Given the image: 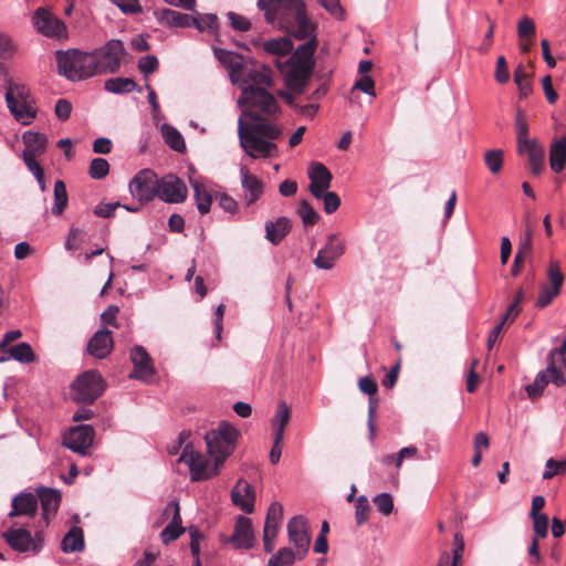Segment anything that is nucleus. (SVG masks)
Wrapping results in <instances>:
<instances>
[{
	"label": "nucleus",
	"instance_id": "1",
	"mask_svg": "<svg viewBox=\"0 0 566 566\" xmlns=\"http://www.w3.org/2000/svg\"><path fill=\"white\" fill-rule=\"evenodd\" d=\"M244 104L243 115L251 123L239 119L238 135L240 145L253 159L274 157L277 153V139L282 130L271 123L280 112L276 98L262 87H245L239 101Z\"/></svg>",
	"mask_w": 566,
	"mask_h": 566
},
{
	"label": "nucleus",
	"instance_id": "2",
	"mask_svg": "<svg viewBox=\"0 0 566 566\" xmlns=\"http://www.w3.org/2000/svg\"><path fill=\"white\" fill-rule=\"evenodd\" d=\"M268 23L277 24L297 40L316 36L302 0H259L256 3Z\"/></svg>",
	"mask_w": 566,
	"mask_h": 566
},
{
	"label": "nucleus",
	"instance_id": "3",
	"mask_svg": "<svg viewBox=\"0 0 566 566\" xmlns=\"http://www.w3.org/2000/svg\"><path fill=\"white\" fill-rule=\"evenodd\" d=\"M317 48L316 36H311L305 43L297 49L284 62L276 61V67L284 77L286 87L296 95L304 93L307 86L314 66V53Z\"/></svg>",
	"mask_w": 566,
	"mask_h": 566
},
{
	"label": "nucleus",
	"instance_id": "4",
	"mask_svg": "<svg viewBox=\"0 0 566 566\" xmlns=\"http://www.w3.org/2000/svg\"><path fill=\"white\" fill-rule=\"evenodd\" d=\"M57 72L70 81H82L97 75L94 55L77 49L55 52Z\"/></svg>",
	"mask_w": 566,
	"mask_h": 566
},
{
	"label": "nucleus",
	"instance_id": "5",
	"mask_svg": "<svg viewBox=\"0 0 566 566\" xmlns=\"http://www.w3.org/2000/svg\"><path fill=\"white\" fill-rule=\"evenodd\" d=\"M239 436L238 429L227 421L220 422L217 429L205 436L208 453L216 460L217 468H221L233 452Z\"/></svg>",
	"mask_w": 566,
	"mask_h": 566
},
{
	"label": "nucleus",
	"instance_id": "6",
	"mask_svg": "<svg viewBox=\"0 0 566 566\" xmlns=\"http://www.w3.org/2000/svg\"><path fill=\"white\" fill-rule=\"evenodd\" d=\"M91 54L94 55L97 74H113L120 69L127 51L120 40L112 39Z\"/></svg>",
	"mask_w": 566,
	"mask_h": 566
},
{
	"label": "nucleus",
	"instance_id": "7",
	"mask_svg": "<svg viewBox=\"0 0 566 566\" xmlns=\"http://www.w3.org/2000/svg\"><path fill=\"white\" fill-rule=\"evenodd\" d=\"M72 389L74 399L81 402H94L105 390V384L96 370H87L77 377Z\"/></svg>",
	"mask_w": 566,
	"mask_h": 566
},
{
	"label": "nucleus",
	"instance_id": "8",
	"mask_svg": "<svg viewBox=\"0 0 566 566\" xmlns=\"http://www.w3.org/2000/svg\"><path fill=\"white\" fill-rule=\"evenodd\" d=\"M179 461L188 464L191 481L208 480L217 475L220 470L216 464L211 468L206 457L202 453L195 451L190 444L185 447Z\"/></svg>",
	"mask_w": 566,
	"mask_h": 566
},
{
	"label": "nucleus",
	"instance_id": "9",
	"mask_svg": "<svg viewBox=\"0 0 566 566\" xmlns=\"http://www.w3.org/2000/svg\"><path fill=\"white\" fill-rule=\"evenodd\" d=\"M158 177L150 169L139 171L129 182V191L140 202L150 201L157 197Z\"/></svg>",
	"mask_w": 566,
	"mask_h": 566
},
{
	"label": "nucleus",
	"instance_id": "10",
	"mask_svg": "<svg viewBox=\"0 0 566 566\" xmlns=\"http://www.w3.org/2000/svg\"><path fill=\"white\" fill-rule=\"evenodd\" d=\"M3 538L17 552L27 553L32 551L36 553L41 548L42 534L38 532L35 538H33L28 530L13 525L3 533Z\"/></svg>",
	"mask_w": 566,
	"mask_h": 566
},
{
	"label": "nucleus",
	"instance_id": "11",
	"mask_svg": "<svg viewBox=\"0 0 566 566\" xmlns=\"http://www.w3.org/2000/svg\"><path fill=\"white\" fill-rule=\"evenodd\" d=\"M33 23L36 30L48 38H67L65 23L45 8L36 9L33 15Z\"/></svg>",
	"mask_w": 566,
	"mask_h": 566
},
{
	"label": "nucleus",
	"instance_id": "12",
	"mask_svg": "<svg viewBox=\"0 0 566 566\" xmlns=\"http://www.w3.org/2000/svg\"><path fill=\"white\" fill-rule=\"evenodd\" d=\"M287 534L290 542L297 551V558L303 559L311 543L306 520L300 515L292 517L287 523Z\"/></svg>",
	"mask_w": 566,
	"mask_h": 566
},
{
	"label": "nucleus",
	"instance_id": "13",
	"mask_svg": "<svg viewBox=\"0 0 566 566\" xmlns=\"http://www.w3.org/2000/svg\"><path fill=\"white\" fill-rule=\"evenodd\" d=\"M157 189V197L169 203H180L187 198V187L185 182L174 175L158 179Z\"/></svg>",
	"mask_w": 566,
	"mask_h": 566
},
{
	"label": "nucleus",
	"instance_id": "14",
	"mask_svg": "<svg viewBox=\"0 0 566 566\" xmlns=\"http://www.w3.org/2000/svg\"><path fill=\"white\" fill-rule=\"evenodd\" d=\"M344 252V242L337 237V234H329L325 247L318 251L313 263L317 269L331 270L333 269L336 260L340 258Z\"/></svg>",
	"mask_w": 566,
	"mask_h": 566
},
{
	"label": "nucleus",
	"instance_id": "15",
	"mask_svg": "<svg viewBox=\"0 0 566 566\" xmlns=\"http://www.w3.org/2000/svg\"><path fill=\"white\" fill-rule=\"evenodd\" d=\"M94 436L95 431L92 426L80 424L64 436L63 444L74 452L85 454L93 443Z\"/></svg>",
	"mask_w": 566,
	"mask_h": 566
},
{
	"label": "nucleus",
	"instance_id": "16",
	"mask_svg": "<svg viewBox=\"0 0 566 566\" xmlns=\"http://www.w3.org/2000/svg\"><path fill=\"white\" fill-rule=\"evenodd\" d=\"M130 360L134 365V371L129 375V378L148 381L155 375L153 359L143 346L136 345L132 348Z\"/></svg>",
	"mask_w": 566,
	"mask_h": 566
},
{
	"label": "nucleus",
	"instance_id": "17",
	"mask_svg": "<svg viewBox=\"0 0 566 566\" xmlns=\"http://www.w3.org/2000/svg\"><path fill=\"white\" fill-rule=\"evenodd\" d=\"M169 515H171V521L160 533V538L165 544L177 539L185 532V527L181 526L180 507L175 501L169 502L163 512L164 518Z\"/></svg>",
	"mask_w": 566,
	"mask_h": 566
},
{
	"label": "nucleus",
	"instance_id": "18",
	"mask_svg": "<svg viewBox=\"0 0 566 566\" xmlns=\"http://www.w3.org/2000/svg\"><path fill=\"white\" fill-rule=\"evenodd\" d=\"M254 532L252 527V521L249 517L240 515L237 518L233 534L230 537V543L235 548L249 549L254 545Z\"/></svg>",
	"mask_w": 566,
	"mask_h": 566
},
{
	"label": "nucleus",
	"instance_id": "19",
	"mask_svg": "<svg viewBox=\"0 0 566 566\" xmlns=\"http://www.w3.org/2000/svg\"><path fill=\"white\" fill-rule=\"evenodd\" d=\"M308 177L311 180V193L315 198L321 199L323 192H325L331 187V181L333 178L331 171L323 164L315 163L311 167Z\"/></svg>",
	"mask_w": 566,
	"mask_h": 566
},
{
	"label": "nucleus",
	"instance_id": "20",
	"mask_svg": "<svg viewBox=\"0 0 566 566\" xmlns=\"http://www.w3.org/2000/svg\"><path fill=\"white\" fill-rule=\"evenodd\" d=\"M233 504L243 512L251 514L254 511L255 494L253 488L247 481L240 479L231 490Z\"/></svg>",
	"mask_w": 566,
	"mask_h": 566
},
{
	"label": "nucleus",
	"instance_id": "21",
	"mask_svg": "<svg viewBox=\"0 0 566 566\" xmlns=\"http://www.w3.org/2000/svg\"><path fill=\"white\" fill-rule=\"evenodd\" d=\"M112 332L108 329L97 331L88 340L87 352L95 358L103 359L107 357L113 349Z\"/></svg>",
	"mask_w": 566,
	"mask_h": 566
},
{
	"label": "nucleus",
	"instance_id": "22",
	"mask_svg": "<svg viewBox=\"0 0 566 566\" xmlns=\"http://www.w3.org/2000/svg\"><path fill=\"white\" fill-rule=\"evenodd\" d=\"M239 76L243 77L245 87H261L260 85H272V70L269 66L261 65L260 69H249L243 65V71H240Z\"/></svg>",
	"mask_w": 566,
	"mask_h": 566
},
{
	"label": "nucleus",
	"instance_id": "23",
	"mask_svg": "<svg viewBox=\"0 0 566 566\" xmlns=\"http://www.w3.org/2000/svg\"><path fill=\"white\" fill-rule=\"evenodd\" d=\"M38 501L41 502V507L43 511V518L45 521V525L49 524L50 518L53 517L61 503V493L53 489H39L38 490Z\"/></svg>",
	"mask_w": 566,
	"mask_h": 566
},
{
	"label": "nucleus",
	"instance_id": "24",
	"mask_svg": "<svg viewBox=\"0 0 566 566\" xmlns=\"http://www.w3.org/2000/svg\"><path fill=\"white\" fill-rule=\"evenodd\" d=\"M240 175L242 187L249 193L247 196V203L252 205L263 195V181L251 174L245 166L241 167Z\"/></svg>",
	"mask_w": 566,
	"mask_h": 566
},
{
	"label": "nucleus",
	"instance_id": "25",
	"mask_svg": "<svg viewBox=\"0 0 566 566\" xmlns=\"http://www.w3.org/2000/svg\"><path fill=\"white\" fill-rule=\"evenodd\" d=\"M6 102L14 118L21 122L23 125L30 124L35 117V109L31 103H19L17 98L12 97V92H6Z\"/></svg>",
	"mask_w": 566,
	"mask_h": 566
},
{
	"label": "nucleus",
	"instance_id": "26",
	"mask_svg": "<svg viewBox=\"0 0 566 566\" xmlns=\"http://www.w3.org/2000/svg\"><path fill=\"white\" fill-rule=\"evenodd\" d=\"M38 511V497L32 493H21L12 500V511L9 516L28 515L33 517Z\"/></svg>",
	"mask_w": 566,
	"mask_h": 566
},
{
	"label": "nucleus",
	"instance_id": "27",
	"mask_svg": "<svg viewBox=\"0 0 566 566\" xmlns=\"http://www.w3.org/2000/svg\"><path fill=\"white\" fill-rule=\"evenodd\" d=\"M292 223L286 217H280L275 221L265 223V238L272 244L277 245L291 231Z\"/></svg>",
	"mask_w": 566,
	"mask_h": 566
},
{
	"label": "nucleus",
	"instance_id": "28",
	"mask_svg": "<svg viewBox=\"0 0 566 566\" xmlns=\"http://www.w3.org/2000/svg\"><path fill=\"white\" fill-rule=\"evenodd\" d=\"M158 20L161 24L169 28L191 27L192 17L171 9H163L158 13Z\"/></svg>",
	"mask_w": 566,
	"mask_h": 566
},
{
	"label": "nucleus",
	"instance_id": "29",
	"mask_svg": "<svg viewBox=\"0 0 566 566\" xmlns=\"http://www.w3.org/2000/svg\"><path fill=\"white\" fill-rule=\"evenodd\" d=\"M566 163V136L555 140L549 149V165L554 172L559 174L564 170Z\"/></svg>",
	"mask_w": 566,
	"mask_h": 566
},
{
	"label": "nucleus",
	"instance_id": "30",
	"mask_svg": "<svg viewBox=\"0 0 566 566\" xmlns=\"http://www.w3.org/2000/svg\"><path fill=\"white\" fill-rule=\"evenodd\" d=\"M23 143L25 145L23 154L39 157L45 151L48 138L41 133L25 132L23 134Z\"/></svg>",
	"mask_w": 566,
	"mask_h": 566
},
{
	"label": "nucleus",
	"instance_id": "31",
	"mask_svg": "<svg viewBox=\"0 0 566 566\" xmlns=\"http://www.w3.org/2000/svg\"><path fill=\"white\" fill-rule=\"evenodd\" d=\"M547 367L544 369L549 384H554L556 387H564L566 385V376L563 371V365L565 363L547 355L546 357Z\"/></svg>",
	"mask_w": 566,
	"mask_h": 566
},
{
	"label": "nucleus",
	"instance_id": "32",
	"mask_svg": "<svg viewBox=\"0 0 566 566\" xmlns=\"http://www.w3.org/2000/svg\"><path fill=\"white\" fill-rule=\"evenodd\" d=\"M213 53L216 59L226 67L230 69L232 74H238L240 71H243V62L242 56L231 52L227 51L224 49L214 48Z\"/></svg>",
	"mask_w": 566,
	"mask_h": 566
},
{
	"label": "nucleus",
	"instance_id": "33",
	"mask_svg": "<svg viewBox=\"0 0 566 566\" xmlns=\"http://www.w3.org/2000/svg\"><path fill=\"white\" fill-rule=\"evenodd\" d=\"M516 140L517 150L520 154L524 153V147L530 146L532 143H537L536 139L528 138V124L525 114L517 109L515 116Z\"/></svg>",
	"mask_w": 566,
	"mask_h": 566
},
{
	"label": "nucleus",
	"instance_id": "34",
	"mask_svg": "<svg viewBox=\"0 0 566 566\" xmlns=\"http://www.w3.org/2000/svg\"><path fill=\"white\" fill-rule=\"evenodd\" d=\"M282 518V505L277 502L272 503L266 513L263 533L271 534L272 537H276Z\"/></svg>",
	"mask_w": 566,
	"mask_h": 566
},
{
	"label": "nucleus",
	"instance_id": "35",
	"mask_svg": "<svg viewBox=\"0 0 566 566\" xmlns=\"http://www.w3.org/2000/svg\"><path fill=\"white\" fill-rule=\"evenodd\" d=\"M293 42L287 36H281L277 39H271L262 43V49L275 56H285L293 51Z\"/></svg>",
	"mask_w": 566,
	"mask_h": 566
},
{
	"label": "nucleus",
	"instance_id": "36",
	"mask_svg": "<svg viewBox=\"0 0 566 566\" xmlns=\"http://www.w3.org/2000/svg\"><path fill=\"white\" fill-rule=\"evenodd\" d=\"M61 548L65 553L82 551L84 548V536L82 528L73 526L63 537Z\"/></svg>",
	"mask_w": 566,
	"mask_h": 566
},
{
	"label": "nucleus",
	"instance_id": "37",
	"mask_svg": "<svg viewBox=\"0 0 566 566\" xmlns=\"http://www.w3.org/2000/svg\"><path fill=\"white\" fill-rule=\"evenodd\" d=\"M190 184L193 188V196L197 203V208L201 214H206L210 211L212 203V196L206 189V187L198 180L190 179Z\"/></svg>",
	"mask_w": 566,
	"mask_h": 566
},
{
	"label": "nucleus",
	"instance_id": "38",
	"mask_svg": "<svg viewBox=\"0 0 566 566\" xmlns=\"http://www.w3.org/2000/svg\"><path fill=\"white\" fill-rule=\"evenodd\" d=\"M524 153L528 155V161L532 172L539 175L544 168V149L538 143H532L530 146L524 147Z\"/></svg>",
	"mask_w": 566,
	"mask_h": 566
},
{
	"label": "nucleus",
	"instance_id": "39",
	"mask_svg": "<svg viewBox=\"0 0 566 566\" xmlns=\"http://www.w3.org/2000/svg\"><path fill=\"white\" fill-rule=\"evenodd\" d=\"M290 409L285 401H280L277 405L276 413L274 419L272 420V427L274 431V436L284 437V430L290 420Z\"/></svg>",
	"mask_w": 566,
	"mask_h": 566
},
{
	"label": "nucleus",
	"instance_id": "40",
	"mask_svg": "<svg viewBox=\"0 0 566 566\" xmlns=\"http://www.w3.org/2000/svg\"><path fill=\"white\" fill-rule=\"evenodd\" d=\"M69 197L66 186L62 180H56L54 184V203L52 206V214L61 216L67 207Z\"/></svg>",
	"mask_w": 566,
	"mask_h": 566
},
{
	"label": "nucleus",
	"instance_id": "41",
	"mask_svg": "<svg viewBox=\"0 0 566 566\" xmlns=\"http://www.w3.org/2000/svg\"><path fill=\"white\" fill-rule=\"evenodd\" d=\"M105 88L115 94L129 93L137 88V84L133 78L114 77L105 82Z\"/></svg>",
	"mask_w": 566,
	"mask_h": 566
},
{
	"label": "nucleus",
	"instance_id": "42",
	"mask_svg": "<svg viewBox=\"0 0 566 566\" xmlns=\"http://www.w3.org/2000/svg\"><path fill=\"white\" fill-rule=\"evenodd\" d=\"M546 275H547V281H548L547 286L549 289H553V292L560 293L562 286L565 281V276L560 270V265H559L558 261L552 260L549 262V265L546 271Z\"/></svg>",
	"mask_w": 566,
	"mask_h": 566
},
{
	"label": "nucleus",
	"instance_id": "43",
	"mask_svg": "<svg viewBox=\"0 0 566 566\" xmlns=\"http://www.w3.org/2000/svg\"><path fill=\"white\" fill-rule=\"evenodd\" d=\"M10 358L23 364H29L34 361L35 355L28 343H20L9 348V359Z\"/></svg>",
	"mask_w": 566,
	"mask_h": 566
},
{
	"label": "nucleus",
	"instance_id": "44",
	"mask_svg": "<svg viewBox=\"0 0 566 566\" xmlns=\"http://www.w3.org/2000/svg\"><path fill=\"white\" fill-rule=\"evenodd\" d=\"M296 558L297 551L294 553L289 547H282L268 560L266 566H292Z\"/></svg>",
	"mask_w": 566,
	"mask_h": 566
},
{
	"label": "nucleus",
	"instance_id": "45",
	"mask_svg": "<svg viewBox=\"0 0 566 566\" xmlns=\"http://www.w3.org/2000/svg\"><path fill=\"white\" fill-rule=\"evenodd\" d=\"M163 135L167 145L176 151H182L186 148L182 135L172 126L165 125Z\"/></svg>",
	"mask_w": 566,
	"mask_h": 566
},
{
	"label": "nucleus",
	"instance_id": "46",
	"mask_svg": "<svg viewBox=\"0 0 566 566\" xmlns=\"http://www.w3.org/2000/svg\"><path fill=\"white\" fill-rule=\"evenodd\" d=\"M548 384H549V381L546 377V373L543 369L536 375L534 381L525 387L527 396L532 400L539 398L543 395L544 389L547 387Z\"/></svg>",
	"mask_w": 566,
	"mask_h": 566
},
{
	"label": "nucleus",
	"instance_id": "47",
	"mask_svg": "<svg viewBox=\"0 0 566 566\" xmlns=\"http://www.w3.org/2000/svg\"><path fill=\"white\" fill-rule=\"evenodd\" d=\"M514 82L518 87L521 97H527L532 93L531 75L525 72L522 64L514 71Z\"/></svg>",
	"mask_w": 566,
	"mask_h": 566
},
{
	"label": "nucleus",
	"instance_id": "48",
	"mask_svg": "<svg viewBox=\"0 0 566 566\" xmlns=\"http://www.w3.org/2000/svg\"><path fill=\"white\" fill-rule=\"evenodd\" d=\"M484 164L491 174L496 175L503 167V150L491 149L484 154Z\"/></svg>",
	"mask_w": 566,
	"mask_h": 566
},
{
	"label": "nucleus",
	"instance_id": "49",
	"mask_svg": "<svg viewBox=\"0 0 566 566\" xmlns=\"http://www.w3.org/2000/svg\"><path fill=\"white\" fill-rule=\"evenodd\" d=\"M297 212L305 227L314 226L319 219V214L307 200L301 201Z\"/></svg>",
	"mask_w": 566,
	"mask_h": 566
},
{
	"label": "nucleus",
	"instance_id": "50",
	"mask_svg": "<svg viewBox=\"0 0 566 566\" xmlns=\"http://www.w3.org/2000/svg\"><path fill=\"white\" fill-rule=\"evenodd\" d=\"M109 172V164L104 158H94L88 168V175L91 178L99 180L105 178Z\"/></svg>",
	"mask_w": 566,
	"mask_h": 566
},
{
	"label": "nucleus",
	"instance_id": "51",
	"mask_svg": "<svg viewBox=\"0 0 566 566\" xmlns=\"http://www.w3.org/2000/svg\"><path fill=\"white\" fill-rule=\"evenodd\" d=\"M369 513H370V505L367 501V497L365 495H360L356 500V505H355V518H356L357 525L364 524L368 520Z\"/></svg>",
	"mask_w": 566,
	"mask_h": 566
},
{
	"label": "nucleus",
	"instance_id": "52",
	"mask_svg": "<svg viewBox=\"0 0 566 566\" xmlns=\"http://www.w3.org/2000/svg\"><path fill=\"white\" fill-rule=\"evenodd\" d=\"M566 473V460L557 461L553 458L546 461V470L543 473V480H551L555 475Z\"/></svg>",
	"mask_w": 566,
	"mask_h": 566
},
{
	"label": "nucleus",
	"instance_id": "53",
	"mask_svg": "<svg viewBox=\"0 0 566 566\" xmlns=\"http://www.w3.org/2000/svg\"><path fill=\"white\" fill-rule=\"evenodd\" d=\"M373 503L377 510L385 516L389 515L394 510V500L389 493H380L373 499Z\"/></svg>",
	"mask_w": 566,
	"mask_h": 566
},
{
	"label": "nucleus",
	"instance_id": "54",
	"mask_svg": "<svg viewBox=\"0 0 566 566\" xmlns=\"http://www.w3.org/2000/svg\"><path fill=\"white\" fill-rule=\"evenodd\" d=\"M7 92H12V97L17 98L19 103L30 102V91L24 84L13 83L9 80Z\"/></svg>",
	"mask_w": 566,
	"mask_h": 566
},
{
	"label": "nucleus",
	"instance_id": "55",
	"mask_svg": "<svg viewBox=\"0 0 566 566\" xmlns=\"http://www.w3.org/2000/svg\"><path fill=\"white\" fill-rule=\"evenodd\" d=\"M517 34L521 39L535 36V23L530 17H523L517 23Z\"/></svg>",
	"mask_w": 566,
	"mask_h": 566
},
{
	"label": "nucleus",
	"instance_id": "56",
	"mask_svg": "<svg viewBox=\"0 0 566 566\" xmlns=\"http://www.w3.org/2000/svg\"><path fill=\"white\" fill-rule=\"evenodd\" d=\"M191 25H195L199 31L214 30L218 27V18L214 14H206L200 18L192 17Z\"/></svg>",
	"mask_w": 566,
	"mask_h": 566
},
{
	"label": "nucleus",
	"instance_id": "57",
	"mask_svg": "<svg viewBox=\"0 0 566 566\" xmlns=\"http://www.w3.org/2000/svg\"><path fill=\"white\" fill-rule=\"evenodd\" d=\"M558 295H559V292H553V289H549L547 285H543L541 287V291H539V294L537 296L535 305L538 308H545Z\"/></svg>",
	"mask_w": 566,
	"mask_h": 566
},
{
	"label": "nucleus",
	"instance_id": "58",
	"mask_svg": "<svg viewBox=\"0 0 566 566\" xmlns=\"http://www.w3.org/2000/svg\"><path fill=\"white\" fill-rule=\"evenodd\" d=\"M464 551V539L460 533H455L453 537V556L452 562L449 563V566H459L462 560V554Z\"/></svg>",
	"mask_w": 566,
	"mask_h": 566
},
{
	"label": "nucleus",
	"instance_id": "59",
	"mask_svg": "<svg viewBox=\"0 0 566 566\" xmlns=\"http://www.w3.org/2000/svg\"><path fill=\"white\" fill-rule=\"evenodd\" d=\"M494 77H495L496 82L500 84H505L510 80V73H509L506 59L503 55H500L496 60Z\"/></svg>",
	"mask_w": 566,
	"mask_h": 566
},
{
	"label": "nucleus",
	"instance_id": "60",
	"mask_svg": "<svg viewBox=\"0 0 566 566\" xmlns=\"http://www.w3.org/2000/svg\"><path fill=\"white\" fill-rule=\"evenodd\" d=\"M125 14L140 13L143 11L138 0H109Z\"/></svg>",
	"mask_w": 566,
	"mask_h": 566
},
{
	"label": "nucleus",
	"instance_id": "61",
	"mask_svg": "<svg viewBox=\"0 0 566 566\" xmlns=\"http://www.w3.org/2000/svg\"><path fill=\"white\" fill-rule=\"evenodd\" d=\"M321 198L324 201V211L327 214L335 212L340 206V198L335 192L325 191Z\"/></svg>",
	"mask_w": 566,
	"mask_h": 566
},
{
	"label": "nucleus",
	"instance_id": "62",
	"mask_svg": "<svg viewBox=\"0 0 566 566\" xmlns=\"http://www.w3.org/2000/svg\"><path fill=\"white\" fill-rule=\"evenodd\" d=\"M84 240V232L78 228L72 227L66 238L65 248L66 250H77Z\"/></svg>",
	"mask_w": 566,
	"mask_h": 566
},
{
	"label": "nucleus",
	"instance_id": "63",
	"mask_svg": "<svg viewBox=\"0 0 566 566\" xmlns=\"http://www.w3.org/2000/svg\"><path fill=\"white\" fill-rule=\"evenodd\" d=\"M158 65L159 62L155 55H146L138 61V69L145 75L156 72Z\"/></svg>",
	"mask_w": 566,
	"mask_h": 566
},
{
	"label": "nucleus",
	"instance_id": "64",
	"mask_svg": "<svg viewBox=\"0 0 566 566\" xmlns=\"http://www.w3.org/2000/svg\"><path fill=\"white\" fill-rule=\"evenodd\" d=\"M231 27L240 32H245L251 29V22L243 15L235 12H228Z\"/></svg>",
	"mask_w": 566,
	"mask_h": 566
}]
</instances>
